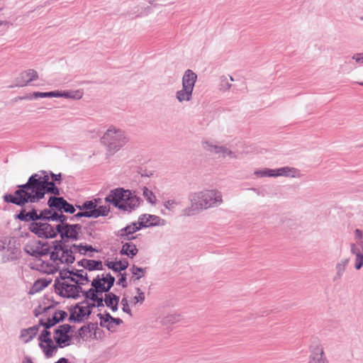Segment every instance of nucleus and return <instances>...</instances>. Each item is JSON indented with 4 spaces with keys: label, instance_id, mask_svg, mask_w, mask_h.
<instances>
[{
    "label": "nucleus",
    "instance_id": "f257e3e1",
    "mask_svg": "<svg viewBox=\"0 0 363 363\" xmlns=\"http://www.w3.org/2000/svg\"><path fill=\"white\" fill-rule=\"evenodd\" d=\"M60 174H51L44 171L32 175L24 184V203L36 202L42 199L45 193L59 195V189L54 182L60 181Z\"/></svg>",
    "mask_w": 363,
    "mask_h": 363
},
{
    "label": "nucleus",
    "instance_id": "f03ea898",
    "mask_svg": "<svg viewBox=\"0 0 363 363\" xmlns=\"http://www.w3.org/2000/svg\"><path fill=\"white\" fill-rule=\"evenodd\" d=\"M60 279L55 281V291L64 298H76L82 291L81 285L89 282L88 275L85 270L61 271Z\"/></svg>",
    "mask_w": 363,
    "mask_h": 363
},
{
    "label": "nucleus",
    "instance_id": "7ed1b4c3",
    "mask_svg": "<svg viewBox=\"0 0 363 363\" xmlns=\"http://www.w3.org/2000/svg\"><path fill=\"white\" fill-rule=\"evenodd\" d=\"M44 310L48 317L45 319H40L41 324L45 328L43 329L39 337L40 346L45 356L50 357L56 352L57 344L55 340L53 341L50 333L47 329L62 320L67 316V313L62 310L57 311L54 307H48Z\"/></svg>",
    "mask_w": 363,
    "mask_h": 363
},
{
    "label": "nucleus",
    "instance_id": "20e7f679",
    "mask_svg": "<svg viewBox=\"0 0 363 363\" xmlns=\"http://www.w3.org/2000/svg\"><path fill=\"white\" fill-rule=\"evenodd\" d=\"M48 204L51 208L50 211L42 212L40 216L38 215L35 211H32L24 214V220H35L40 218H43L48 220H66V217L62 214V211L69 213H73L75 211L74 207L62 197H50Z\"/></svg>",
    "mask_w": 363,
    "mask_h": 363
},
{
    "label": "nucleus",
    "instance_id": "39448f33",
    "mask_svg": "<svg viewBox=\"0 0 363 363\" xmlns=\"http://www.w3.org/2000/svg\"><path fill=\"white\" fill-rule=\"evenodd\" d=\"M191 207L186 211L187 216L193 215L200 211L212 207L217 202L222 201L220 194L213 190H206L194 193L191 196Z\"/></svg>",
    "mask_w": 363,
    "mask_h": 363
},
{
    "label": "nucleus",
    "instance_id": "423d86ee",
    "mask_svg": "<svg viewBox=\"0 0 363 363\" xmlns=\"http://www.w3.org/2000/svg\"><path fill=\"white\" fill-rule=\"evenodd\" d=\"M106 201L124 211H131L139 205V200L130 191L116 189L106 197Z\"/></svg>",
    "mask_w": 363,
    "mask_h": 363
},
{
    "label": "nucleus",
    "instance_id": "0eeeda50",
    "mask_svg": "<svg viewBox=\"0 0 363 363\" xmlns=\"http://www.w3.org/2000/svg\"><path fill=\"white\" fill-rule=\"evenodd\" d=\"M21 242L17 237H0V255L4 263L13 262L21 256Z\"/></svg>",
    "mask_w": 363,
    "mask_h": 363
},
{
    "label": "nucleus",
    "instance_id": "6e6552de",
    "mask_svg": "<svg viewBox=\"0 0 363 363\" xmlns=\"http://www.w3.org/2000/svg\"><path fill=\"white\" fill-rule=\"evenodd\" d=\"M103 143L107 146L111 152L118 151L128 141L124 133L114 128H109L101 138Z\"/></svg>",
    "mask_w": 363,
    "mask_h": 363
},
{
    "label": "nucleus",
    "instance_id": "1a4fd4ad",
    "mask_svg": "<svg viewBox=\"0 0 363 363\" xmlns=\"http://www.w3.org/2000/svg\"><path fill=\"white\" fill-rule=\"evenodd\" d=\"M50 255V261L57 264L58 268L60 264H71L74 261L72 250L62 247L60 244L52 245Z\"/></svg>",
    "mask_w": 363,
    "mask_h": 363
},
{
    "label": "nucleus",
    "instance_id": "9d476101",
    "mask_svg": "<svg viewBox=\"0 0 363 363\" xmlns=\"http://www.w3.org/2000/svg\"><path fill=\"white\" fill-rule=\"evenodd\" d=\"M60 223L56 225L57 234L60 235L61 239L65 242L76 240L82 231V227L79 224L70 225L65 223V220H59Z\"/></svg>",
    "mask_w": 363,
    "mask_h": 363
},
{
    "label": "nucleus",
    "instance_id": "9b49d317",
    "mask_svg": "<svg viewBox=\"0 0 363 363\" xmlns=\"http://www.w3.org/2000/svg\"><path fill=\"white\" fill-rule=\"evenodd\" d=\"M96 202V200L94 201H88L84 202L82 206H77L80 211L75 214L74 217L97 218L100 216L106 215L108 213L107 208L103 206L97 208Z\"/></svg>",
    "mask_w": 363,
    "mask_h": 363
},
{
    "label": "nucleus",
    "instance_id": "f8f14e48",
    "mask_svg": "<svg viewBox=\"0 0 363 363\" xmlns=\"http://www.w3.org/2000/svg\"><path fill=\"white\" fill-rule=\"evenodd\" d=\"M196 78V74L191 70L188 69L185 72L182 79L183 89L177 93V98L180 102L190 100Z\"/></svg>",
    "mask_w": 363,
    "mask_h": 363
},
{
    "label": "nucleus",
    "instance_id": "ddd939ff",
    "mask_svg": "<svg viewBox=\"0 0 363 363\" xmlns=\"http://www.w3.org/2000/svg\"><path fill=\"white\" fill-rule=\"evenodd\" d=\"M95 307L96 304L90 301H84L78 303L71 308L69 318L77 322L87 320L93 308Z\"/></svg>",
    "mask_w": 363,
    "mask_h": 363
},
{
    "label": "nucleus",
    "instance_id": "4468645a",
    "mask_svg": "<svg viewBox=\"0 0 363 363\" xmlns=\"http://www.w3.org/2000/svg\"><path fill=\"white\" fill-rule=\"evenodd\" d=\"M30 230L40 238H53L57 235L55 228L45 222L32 223Z\"/></svg>",
    "mask_w": 363,
    "mask_h": 363
},
{
    "label": "nucleus",
    "instance_id": "2eb2a0df",
    "mask_svg": "<svg viewBox=\"0 0 363 363\" xmlns=\"http://www.w3.org/2000/svg\"><path fill=\"white\" fill-rule=\"evenodd\" d=\"M115 279L109 274H102L98 275L96 279L92 281L91 285L94 288L101 291L102 293L108 291L114 283Z\"/></svg>",
    "mask_w": 363,
    "mask_h": 363
},
{
    "label": "nucleus",
    "instance_id": "dca6fc26",
    "mask_svg": "<svg viewBox=\"0 0 363 363\" xmlns=\"http://www.w3.org/2000/svg\"><path fill=\"white\" fill-rule=\"evenodd\" d=\"M52 246L48 242H41L40 241L34 242L33 245H27L26 252L33 256H43L50 254Z\"/></svg>",
    "mask_w": 363,
    "mask_h": 363
},
{
    "label": "nucleus",
    "instance_id": "f3484780",
    "mask_svg": "<svg viewBox=\"0 0 363 363\" xmlns=\"http://www.w3.org/2000/svg\"><path fill=\"white\" fill-rule=\"evenodd\" d=\"M70 328L71 327L69 325H63L55 330L53 338L60 347L69 345L70 337L68 333Z\"/></svg>",
    "mask_w": 363,
    "mask_h": 363
},
{
    "label": "nucleus",
    "instance_id": "a211bd4d",
    "mask_svg": "<svg viewBox=\"0 0 363 363\" xmlns=\"http://www.w3.org/2000/svg\"><path fill=\"white\" fill-rule=\"evenodd\" d=\"M138 224L142 228L151 226H162L165 224V220L155 215L143 214L139 216Z\"/></svg>",
    "mask_w": 363,
    "mask_h": 363
},
{
    "label": "nucleus",
    "instance_id": "6ab92c4d",
    "mask_svg": "<svg viewBox=\"0 0 363 363\" xmlns=\"http://www.w3.org/2000/svg\"><path fill=\"white\" fill-rule=\"evenodd\" d=\"M35 267L37 270L48 274H54L59 269L57 264L52 261H44L40 259L35 261Z\"/></svg>",
    "mask_w": 363,
    "mask_h": 363
},
{
    "label": "nucleus",
    "instance_id": "aec40b11",
    "mask_svg": "<svg viewBox=\"0 0 363 363\" xmlns=\"http://www.w3.org/2000/svg\"><path fill=\"white\" fill-rule=\"evenodd\" d=\"M3 199L6 203H11L18 206H23V185L18 186V189L13 193L5 194Z\"/></svg>",
    "mask_w": 363,
    "mask_h": 363
},
{
    "label": "nucleus",
    "instance_id": "412c9836",
    "mask_svg": "<svg viewBox=\"0 0 363 363\" xmlns=\"http://www.w3.org/2000/svg\"><path fill=\"white\" fill-rule=\"evenodd\" d=\"M272 177H295L298 175V171L293 167H284L277 169H272Z\"/></svg>",
    "mask_w": 363,
    "mask_h": 363
},
{
    "label": "nucleus",
    "instance_id": "4be33fe9",
    "mask_svg": "<svg viewBox=\"0 0 363 363\" xmlns=\"http://www.w3.org/2000/svg\"><path fill=\"white\" fill-rule=\"evenodd\" d=\"M102 292L96 289H91L88 291L86 292V298L85 301H90L91 303H96L97 306L102 305L103 302V296Z\"/></svg>",
    "mask_w": 363,
    "mask_h": 363
},
{
    "label": "nucleus",
    "instance_id": "5701e85b",
    "mask_svg": "<svg viewBox=\"0 0 363 363\" xmlns=\"http://www.w3.org/2000/svg\"><path fill=\"white\" fill-rule=\"evenodd\" d=\"M105 264L109 269H111L115 272H121L122 270H125L128 267V262L126 260L107 259L105 262Z\"/></svg>",
    "mask_w": 363,
    "mask_h": 363
},
{
    "label": "nucleus",
    "instance_id": "b1692460",
    "mask_svg": "<svg viewBox=\"0 0 363 363\" xmlns=\"http://www.w3.org/2000/svg\"><path fill=\"white\" fill-rule=\"evenodd\" d=\"M141 228L142 227L138 224V221L137 223H133L121 230V235L127 240L133 239L135 237L133 236V234Z\"/></svg>",
    "mask_w": 363,
    "mask_h": 363
},
{
    "label": "nucleus",
    "instance_id": "393cba45",
    "mask_svg": "<svg viewBox=\"0 0 363 363\" xmlns=\"http://www.w3.org/2000/svg\"><path fill=\"white\" fill-rule=\"evenodd\" d=\"M352 253L356 255L355 268L359 269L363 265V247L362 245L356 246L352 245L351 247Z\"/></svg>",
    "mask_w": 363,
    "mask_h": 363
},
{
    "label": "nucleus",
    "instance_id": "a878e982",
    "mask_svg": "<svg viewBox=\"0 0 363 363\" xmlns=\"http://www.w3.org/2000/svg\"><path fill=\"white\" fill-rule=\"evenodd\" d=\"M105 303L107 307L110 308L113 311L117 310L119 298L113 294L109 293L105 295Z\"/></svg>",
    "mask_w": 363,
    "mask_h": 363
},
{
    "label": "nucleus",
    "instance_id": "bb28decb",
    "mask_svg": "<svg viewBox=\"0 0 363 363\" xmlns=\"http://www.w3.org/2000/svg\"><path fill=\"white\" fill-rule=\"evenodd\" d=\"M138 252L136 246L132 243H125L123 245L121 253L125 255L128 257L133 258Z\"/></svg>",
    "mask_w": 363,
    "mask_h": 363
},
{
    "label": "nucleus",
    "instance_id": "cd10ccee",
    "mask_svg": "<svg viewBox=\"0 0 363 363\" xmlns=\"http://www.w3.org/2000/svg\"><path fill=\"white\" fill-rule=\"evenodd\" d=\"M204 148L208 149L211 152L218 155V157H225L227 155L230 156L232 154L230 151H228V150L224 149L223 147L210 145L207 143H205Z\"/></svg>",
    "mask_w": 363,
    "mask_h": 363
},
{
    "label": "nucleus",
    "instance_id": "c85d7f7f",
    "mask_svg": "<svg viewBox=\"0 0 363 363\" xmlns=\"http://www.w3.org/2000/svg\"><path fill=\"white\" fill-rule=\"evenodd\" d=\"M51 279H40L35 281L33 284L30 292L31 293H36L38 292L43 289H44L45 287H47L50 283Z\"/></svg>",
    "mask_w": 363,
    "mask_h": 363
},
{
    "label": "nucleus",
    "instance_id": "c756f323",
    "mask_svg": "<svg viewBox=\"0 0 363 363\" xmlns=\"http://www.w3.org/2000/svg\"><path fill=\"white\" fill-rule=\"evenodd\" d=\"M82 265L86 269L89 271H92L94 269H99L101 268L102 263L101 262H98L95 260L91 259H82Z\"/></svg>",
    "mask_w": 363,
    "mask_h": 363
},
{
    "label": "nucleus",
    "instance_id": "7c9ffc66",
    "mask_svg": "<svg viewBox=\"0 0 363 363\" xmlns=\"http://www.w3.org/2000/svg\"><path fill=\"white\" fill-rule=\"evenodd\" d=\"M309 363H328L323 348L318 349V352L313 355Z\"/></svg>",
    "mask_w": 363,
    "mask_h": 363
},
{
    "label": "nucleus",
    "instance_id": "2f4dec72",
    "mask_svg": "<svg viewBox=\"0 0 363 363\" xmlns=\"http://www.w3.org/2000/svg\"><path fill=\"white\" fill-rule=\"evenodd\" d=\"M145 301V294L144 293L139 289H137V295L133 296L130 301V304L133 306L138 303L142 304Z\"/></svg>",
    "mask_w": 363,
    "mask_h": 363
},
{
    "label": "nucleus",
    "instance_id": "473e14b6",
    "mask_svg": "<svg viewBox=\"0 0 363 363\" xmlns=\"http://www.w3.org/2000/svg\"><path fill=\"white\" fill-rule=\"evenodd\" d=\"M38 328L36 326L28 328L24 331V341L31 340L38 333Z\"/></svg>",
    "mask_w": 363,
    "mask_h": 363
},
{
    "label": "nucleus",
    "instance_id": "72a5a7b5",
    "mask_svg": "<svg viewBox=\"0 0 363 363\" xmlns=\"http://www.w3.org/2000/svg\"><path fill=\"white\" fill-rule=\"evenodd\" d=\"M143 196L145 199L151 204L156 203L157 199L153 192L146 187L143 188Z\"/></svg>",
    "mask_w": 363,
    "mask_h": 363
},
{
    "label": "nucleus",
    "instance_id": "f704fd0d",
    "mask_svg": "<svg viewBox=\"0 0 363 363\" xmlns=\"http://www.w3.org/2000/svg\"><path fill=\"white\" fill-rule=\"evenodd\" d=\"M272 172V169H264L263 170L255 171V174L258 177H272V172Z\"/></svg>",
    "mask_w": 363,
    "mask_h": 363
},
{
    "label": "nucleus",
    "instance_id": "c9c22d12",
    "mask_svg": "<svg viewBox=\"0 0 363 363\" xmlns=\"http://www.w3.org/2000/svg\"><path fill=\"white\" fill-rule=\"evenodd\" d=\"M133 275L136 276V279H139L144 276V270L142 268L133 266L132 268Z\"/></svg>",
    "mask_w": 363,
    "mask_h": 363
},
{
    "label": "nucleus",
    "instance_id": "e433bc0d",
    "mask_svg": "<svg viewBox=\"0 0 363 363\" xmlns=\"http://www.w3.org/2000/svg\"><path fill=\"white\" fill-rule=\"evenodd\" d=\"M26 77H28L26 82L28 83V82L33 81V79H35L38 77V74L35 70L29 69L26 72Z\"/></svg>",
    "mask_w": 363,
    "mask_h": 363
},
{
    "label": "nucleus",
    "instance_id": "4c0bfd02",
    "mask_svg": "<svg viewBox=\"0 0 363 363\" xmlns=\"http://www.w3.org/2000/svg\"><path fill=\"white\" fill-rule=\"evenodd\" d=\"M35 97H48V96H58L55 92H35L34 93Z\"/></svg>",
    "mask_w": 363,
    "mask_h": 363
},
{
    "label": "nucleus",
    "instance_id": "58836bf2",
    "mask_svg": "<svg viewBox=\"0 0 363 363\" xmlns=\"http://www.w3.org/2000/svg\"><path fill=\"white\" fill-rule=\"evenodd\" d=\"M177 205V202L174 200H168L164 202V206L168 210H173L176 206Z\"/></svg>",
    "mask_w": 363,
    "mask_h": 363
},
{
    "label": "nucleus",
    "instance_id": "ea45409f",
    "mask_svg": "<svg viewBox=\"0 0 363 363\" xmlns=\"http://www.w3.org/2000/svg\"><path fill=\"white\" fill-rule=\"evenodd\" d=\"M121 304L123 306V311L130 315L131 314L130 308L129 307V304H128V301L127 298H123L121 300Z\"/></svg>",
    "mask_w": 363,
    "mask_h": 363
},
{
    "label": "nucleus",
    "instance_id": "a19ab883",
    "mask_svg": "<svg viewBox=\"0 0 363 363\" xmlns=\"http://www.w3.org/2000/svg\"><path fill=\"white\" fill-rule=\"evenodd\" d=\"M117 284L118 285H121L123 288L126 287L127 283H126V277H125V274H120V277L118 278Z\"/></svg>",
    "mask_w": 363,
    "mask_h": 363
},
{
    "label": "nucleus",
    "instance_id": "79ce46f5",
    "mask_svg": "<svg viewBox=\"0 0 363 363\" xmlns=\"http://www.w3.org/2000/svg\"><path fill=\"white\" fill-rule=\"evenodd\" d=\"M352 58L358 63H363V53L355 54Z\"/></svg>",
    "mask_w": 363,
    "mask_h": 363
},
{
    "label": "nucleus",
    "instance_id": "37998d69",
    "mask_svg": "<svg viewBox=\"0 0 363 363\" xmlns=\"http://www.w3.org/2000/svg\"><path fill=\"white\" fill-rule=\"evenodd\" d=\"M220 86L221 89L224 90L228 89L230 87V84L228 83L226 77L222 79Z\"/></svg>",
    "mask_w": 363,
    "mask_h": 363
},
{
    "label": "nucleus",
    "instance_id": "c03bdc74",
    "mask_svg": "<svg viewBox=\"0 0 363 363\" xmlns=\"http://www.w3.org/2000/svg\"><path fill=\"white\" fill-rule=\"evenodd\" d=\"M17 220H23V208L20 210L18 214L14 216V221L16 222Z\"/></svg>",
    "mask_w": 363,
    "mask_h": 363
},
{
    "label": "nucleus",
    "instance_id": "a18cd8bd",
    "mask_svg": "<svg viewBox=\"0 0 363 363\" xmlns=\"http://www.w3.org/2000/svg\"><path fill=\"white\" fill-rule=\"evenodd\" d=\"M355 237L358 240H362V232L360 230L357 229L355 230Z\"/></svg>",
    "mask_w": 363,
    "mask_h": 363
},
{
    "label": "nucleus",
    "instance_id": "49530a36",
    "mask_svg": "<svg viewBox=\"0 0 363 363\" xmlns=\"http://www.w3.org/2000/svg\"><path fill=\"white\" fill-rule=\"evenodd\" d=\"M82 250H83L84 252H86L88 250L92 251L93 248L91 247V246H89V247L85 246V247H82Z\"/></svg>",
    "mask_w": 363,
    "mask_h": 363
},
{
    "label": "nucleus",
    "instance_id": "de8ad7c7",
    "mask_svg": "<svg viewBox=\"0 0 363 363\" xmlns=\"http://www.w3.org/2000/svg\"><path fill=\"white\" fill-rule=\"evenodd\" d=\"M56 363H69L68 360L65 358L60 359Z\"/></svg>",
    "mask_w": 363,
    "mask_h": 363
},
{
    "label": "nucleus",
    "instance_id": "09e8293b",
    "mask_svg": "<svg viewBox=\"0 0 363 363\" xmlns=\"http://www.w3.org/2000/svg\"><path fill=\"white\" fill-rule=\"evenodd\" d=\"M113 320H114L117 324H119V323L121 322V320L120 319H118H118H113Z\"/></svg>",
    "mask_w": 363,
    "mask_h": 363
},
{
    "label": "nucleus",
    "instance_id": "8fccbe9b",
    "mask_svg": "<svg viewBox=\"0 0 363 363\" xmlns=\"http://www.w3.org/2000/svg\"><path fill=\"white\" fill-rule=\"evenodd\" d=\"M6 21H0V26L6 25Z\"/></svg>",
    "mask_w": 363,
    "mask_h": 363
},
{
    "label": "nucleus",
    "instance_id": "3c124183",
    "mask_svg": "<svg viewBox=\"0 0 363 363\" xmlns=\"http://www.w3.org/2000/svg\"><path fill=\"white\" fill-rule=\"evenodd\" d=\"M20 337H23V330H21V332Z\"/></svg>",
    "mask_w": 363,
    "mask_h": 363
},
{
    "label": "nucleus",
    "instance_id": "603ef678",
    "mask_svg": "<svg viewBox=\"0 0 363 363\" xmlns=\"http://www.w3.org/2000/svg\"><path fill=\"white\" fill-rule=\"evenodd\" d=\"M24 363H32L30 360H28L26 362Z\"/></svg>",
    "mask_w": 363,
    "mask_h": 363
},
{
    "label": "nucleus",
    "instance_id": "864d4df0",
    "mask_svg": "<svg viewBox=\"0 0 363 363\" xmlns=\"http://www.w3.org/2000/svg\"><path fill=\"white\" fill-rule=\"evenodd\" d=\"M359 84V85L363 86V82H360Z\"/></svg>",
    "mask_w": 363,
    "mask_h": 363
},
{
    "label": "nucleus",
    "instance_id": "5fc2aeb1",
    "mask_svg": "<svg viewBox=\"0 0 363 363\" xmlns=\"http://www.w3.org/2000/svg\"><path fill=\"white\" fill-rule=\"evenodd\" d=\"M18 230H20V229H21V225H18Z\"/></svg>",
    "mask_w": 363,
    "mask_h": 363
},
{
    "label": "nucleus",
    "instance_id": "6e6d98bb",
    "mask_svg": "<svg viewBox=\"0 0 363 363\" xmlns=\"http://www.w3.org/2000/svg\"><path fill=\"white\" fill-rule=\"evenodd\" d=\"M230 80L233 81V78L232 77H230Z\"/></svg>",
    "mask_w": 363,
    "mask_h": 363
}]
</instances>
